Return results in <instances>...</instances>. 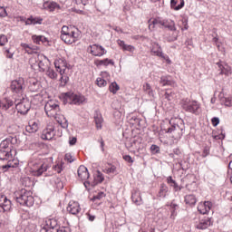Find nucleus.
Segmentation results:
<instances>
[{
	"label": "nucleus",
	"mask_w": 232,
	"mask_h": 232,
	"mask_svg": "<svg viewBox=\"0 0 232 232\" xmlns=\"http://www.w3.org/2000/svg\"><path fill=\"white\" fill-rule=\"evenodd\" d=\"M29 168L34 177H41L45 171H48V163L44 162L39 156H34L29 161Z\"/></svg>",
	"instance_id": "obj_1"
},
{
	"label": "nucleus",
	"mask_w": 232,
	"mask_h": 232,
	"mask_svg": "<svg viewBox=\"0 0 232 232\" xmlns=\"http://www.w3.org/2000/svg\"><path fill=\"white\" fill-rule=\"evenodd\" d=\"M170 126L165 130L166 133H171L173 139H182L184 131L186 130V125L182 119H171L169 121Z\"/></svg>",
	"instance_id": "obj_2"
},
{
	"label": "nucleus",
	"mask_w": 232,
	"mask_h": 232,
	"mask_svg": "<svg viewBox=\"0 0 232 232\" xmlns=\"http://www.w3.org/2000/svg\"><path fill=\"white\" fill-rule=\"evenodd\" d=\"M60 37L65 44H73V43H77L81 39V31L63 25Z\"/></svg>",
	"instance_id": "obj_3"
},
{
	"label": "nucleus",
	"mask_w": 232,
	"mask_h": 232,
	"mask_svg": "<svg viewBox=\"0 0 232 232\" xmlns=\"http://www.w3.org/2000/svg\"><path fill=\"white\" fill-rule=\"evenodd\" d=\"M17 144V137H9L0 143V160L12 159V145Z\"/></svg>",
	"instance_id": "obj_4"
},
{
	"label": "nucleus",
	"mask_w": 232,
	"mask_h": 232,
	"mask_svg": "<svg viewBox=\"0 0 232 232\" xmlns=\"http://www.w3.org/2000/svg\"><path fill=\"white\" fill-rule=\"evenodd\" d=\"M16 202L20 206H26L27 208H32V206H34V202H35V199L32 195V191L22 188L16 194Z\"/></svg>",
	"instance_id": "obj_5"
},
{
	"label": "nucleus",
	"mask_w": 232,
	"mask_h": 232,
	"mask_svg": "<svg viewBox=\"0 0 232 232\" xmlns=\"http://www.w3.org/2000/svg\"><path fill=\"white\" fill-rule=\"evenodd\" d=\"M181 108L188 113H193L198 115L200 113V104L197 101H191L189 99H183L180 102Z\"/></svg>",
	"instance_id": "obj_6"
},
{
	"label": "nucleus",
	"mask_w": 232,
	"mask_h": 232,
	"mask_svg": "<svg viewBox=\"0 0 232 232\" xmlns=\"http://www.w3.org/2000/svg\"><path fill=\"white\" fill-rule=\"evenodd\" d=\"M11 90L13 93H16L19 97H24V90H26V83L24 78H18L11 82Z\"/></svg>",
	"instance_id": "obj_7"
},
{
	"label": "nucleus",
	"mask_w": 232,
	"mask_h": 232,
	"mask_svg": "<svg viewBox=\"0 0 232 232\" xmlns=\"http://www.w3.org/2000/svg\"><path fill=\"white\" fill-rule=\"evenodd\" d=\"M64 101L67 104H75L76 106H79L86 101V98L82 96V94H76L73 92H67L64 95Z\"/></svg>",
	"instance_id": "obj_8"
},
{
	"label": "nucleus",
	"mask_w": 232,
	"mask_h": 232,
	"mask_svg": "<svg viewBox=\"0 0 232 232\" xmlns=\"http://www.w3.org/2000/svg\"><path fill=\"white\" fill-rule=\"evenodd\" d=\"M15 109L17 110L18 113L21 115H26L28 111H30V102L24 99V96H22V99L16 100L15 102Z\"/></svg>",
	"instance_id": "obj_9"
},
{
	"label": "nucleus",
	"mask_w": 232,
	"mask_h": 232,
	"mask_svg": "<svg viewBox=\"0 0 232 232\" xmlns=\"http://www.w3.org/2000/svg\"><path fill=\"white\" fill-rule=\"evenodd\" d=\"M45 226L50 227L52 232H70V227H61V225H59V221L55 218L47 219L45 221Z\"/></svg>",
	"instance_id": "obj_10"
},
{
	"label": "nucleus",
	"mask_w": 232,
	"mask_h": 232,
	"mask_svg": "<svg viewBox=\"0 0 232 232\" xmlns=\"http://www.w3.org/2000/svg\"><path fill=\"white\" fill-rule=\"evenodd\" d=\"M35 63H32L31 64V68H33V70H35V67H38L39 72H46V70H48V58L45 55H39L37 57V60L35 61Z\"/></svg>",
	"instance_id": "obj_11"
},
{
	"label": "nucleus",
	"mask_w": 232,
	"mask_h": 232,
	"mask_svg": "<svg viewBox=\"0 0 232 232\" xmlns=\"http://www.w3.org/2000/svg\"><path fill=\"white\" fill-rule=\"evenodd\" d=\"M88 52L92 55H94V57H102V55H106L107 51L102 47V45L94 44L92 45H89Z\"/></svg>",
	"instance_id": "obj_12"
},
{
	"label": "nucleus",
	"mask_w": 232,
	"mask_h": 232,
	"mask_svg": "<svg viewBox=\"0 0 232 232\" xmlns=\"http://www.w3.org/2000/svg\"><path fill=\"white\" fill-rule=\"evenodd\" d=\"M151 53L152 55H156L157 57H161V59H164L168 63V64H171V60L169 59V56L162 53V47H160L158 43L152 44Z\"/></svg>",
	"instance_id": "obj_13"
},
{
	"label": "nucleus",
	"mask_w": 232,
	"mask_h": 232,
	"mask_svg": "<svg viewBox=\"0 0 232 232\" xmlns=\"http://www.w3.org/2000/svg\"><path fill=\"white\" fill-rule=\"evenodd\" d=\"M54 67L56 72H59L60 75H64L66 68H68V63L64 58H59L54 61Z\"/></svg>",
	"instance_id": "obj_14"
},
{
	"label": "nucleus",
	"mask_w": 232,
	"mask_h": 232,
	"mask_svg": "<svg viewBox=\"0 0 232 232\" xmlns=\"http://www.w3.org/2000/svg\"><path fill=\"white\" fill-rule=\"evenodd\" d=\"M55 137V127L53 125H47L42 132L43 140H52Z\"/></svg>",
	"instance_id": "obj_15"
},
{
	"label": "nucleus",
	"mask_w": 232,
	"mask_h": 232,
	"mask_svg": "<svg viewBox=\"0 0 232 232\" xmlns=\"http://www.w3.org/2000/svg\"><path fill=\"white\" fill-rule=\"evenodd\" d=\"M211 208H213V203H211L210 201H205L198 205V211L201 215H208V213L211 211Z\"/></svg>",
	"instance_id": "obj_16"
},
{
	"label": "nucleus",
	"mask_w": 232,
	"mask_h": 232,
	"mask_svg": "<svg viewBox=\"0 0 232 232\" xmlns=\"http://www.w3.org/2000/svg\"><path fill=\"white\" fill-rule=\"evenodd\" d=\"M217 66L219 68V75H231V66L227 63L220 61L217 63Z\"/></svg>",
	"instance_id": "obj_17"
},
{
	"label": "nucleus",
	"mask_w": 232,
	"mask_h": 232,
	"mask_svg": "<svg viewBox=\"0 0 232 232\" xmlns=\"http://www.w3.org/2000/svg\"><path fill=\"white\" fill-rule=\"evenodd\" d=\"M67 211L71 215H79V213H81V206L79 205V202H76V201L69 202V205L67 207Z\"/></svg>",
	"instance_id": "obj_18"
},
{
	"label": "nucleus",
	"mask_w": 232,
	"mask_h": 232,
	"mask_svg": "<svg viewBox=\"0 0 232 232\" xmlns=\"http://www.w3.org/2000/svg\"><path fill=\"white\" fill-rule=\"evenodd\" d=\"M0 208L4 211H10L12 209V201L5 195H0Z\"/></svg>",
	"instance_id": "obj_19"
},
{
	"label": "nucleus",
	"mask_w": 232,
	"mask_h": 232,
	"mask_svg": "<svg viewBox=\"0 0 232 232\" xmlns=\"http://www.w3.org/2000/svg\"><path fill=\"white\" fill-rule=\"evenodd\" d=\"M78 177L81 180H88L90 179V172H88V169L84 165H81L78 168Z\"/></svg>",
	"instance_id": "obj_20"
},
{
	"label": "nucleus",
	"mask_w": 232,
	"mask_h": 232,
	"mask_svg": "<svg viewBox=\"0 0 232 232\" xmlns=\"http://www.w3.org/2000/svg\"><path fill=\"white\" fill-rule=\"evenodd\" d=\"M14 106V101L8 98H5L0 100V110H4V111H8L10 108Z\"/></svg>",
	"instance_id": "obj_21"
},
{
	"label": "nucleus",
	"mask_w": 232,
	"mask_h": 232,
	"mask_svg": "<svg viewBox=\"0 0 232 232\" xmlns=\"http://www.w3.org/2000/svg\"><path fill=\"white\" fill-rule=\"evenodd\" d=\"M213 224L210 218H205L199 220V224L196 225L197 229H208Z\"/></svg>",
	"instance_id": "obj_22"
},
{
	"label": "nucleus",
	"mask_w": 232,
	"mask_h": 232,
	"mask_svg": "<svg viewBox=\"0 0 232 232\" xmlns=\"http://www.w3.org/2000/svg\"><path fill=\"white\" fill-rule=\"evenodd\" d=\"M184 0H170V8L171 10H175V12L182 10V8H184Z\"/></svg>",
	"instance_id": "obj_23"
},
{
	"label": "nucleus",
	"mask_w": 232,
	"mask_h": 232,
	"mask_svg": "<svg viewBox=\"0 0 232 232\" xmlns=\"http://www.w3.org/2000/svg\"><path fill=\"white\" fill-rule=\"evenodd\" d=\"M142 90L145 93V95H147L149 97V99H154L155 98V91L153 90V88H151V85L150 83H144Z\"/></svg>",
	"instance_id": "obj_24"
},
{
	"label": "nucleus",
	"mask_w": 232,
	"mask_h": 232,
	"mask_svg": "<svg viewBox=\"0 0 232 232\" xmlns=\"http://www.w3.org/2000/svg\"><path fill=\"white\" fill-rule=\"evenodd\" d=\"M166 23H168V19L156 18L152 21L149 22V29L153 30L156 24H160L161 26H165Z\"/></svg>",
	"instance_id": "obj_25"
},
{
	"label": "nucleus",
	"mask_w": 232,
	"mask_h": 232,
	"mask_svg": "<svg viewBox=\"0 0 232 232\" xmlns=\"http://www.w3.org/2000/svg\"><path fill=\"white\" fill-rule=\"evenodd\" d=\"M39 130V123L34 121H29L28 125L25 127V130L28 133H36Z\"/></svg>",
	"instance_id": "obj_26"
},
{
	"label": "nucleus",
	"mask_w": 232,
	"mask_h": 232,
	"mask_svg": "<svg viewBox=\"0 0 232 232\" xmlns=\"http://www.w3.org/2000/svg\"><path fill=\"white\" fill-rule=\"evenodd\" d=\"M44 8L49 10V12H55V10H61V5L55 2H45L44 4Z\"/></svg>",
	"instance_id": "obj_27"
},
{
	"label": "nucleus",
	"mask_w": 232,
	"mask_h": 232,
	"mask_svg": "<svg viewBox=\"0 0 232 232\" xmlns=\"http://www.w3.org/2000/svg\"><path fill=\"white\" fill-rule=\"evenodd\" d=\"M131 200L136 206H140L142 204V198L140 197V191L133 190L131 194Z\"/></svg>",
	"instance_id": "obj_28"
},
{
	"label": "nucleus",
	"mask_w": 232,
	"mask_h": 232,
	"mask_svg": "<svg viewBox=\"0 0 232 232\" xmlns=\"http://www.w3.org/2000/svg\"><path fill=\"white\" fill-rule=\"evenodd\" d=\"M169 191V188H168V186L162 183L160 187V190L157 194V197H159V198H166V197H168Z\"/></svg>",
	"instance_id": "obj_29"
},
{
	"label": "nucleus",
	"mask_w": 232,
	"mask_h": 232,
	"mask_svg": "<svg viewBox=\"0 0 232 232\" xmlns=\"http://www.w3.org/2000/svg\"><path fill=\"white\" fill-rule=\"evenodd\" d=\"M30 85H29V90L30 92H37L39 90H41V82H39L37 80L33 79L30 80Z\"/></svg>",
	"instance_id": "obj_30"
},
{
	"label": "nucleus",
	"mask_w": 232,
	"mask_h": 232,
	"mask_svg": "<svg viewBox=\"0 0 232 232\" xmlns=\"http://www.w3.org/2000/svg\"><path fill=\"white\" fill-rule=\"evenodd\" d=\"M47 117H50L51 119H58L57 118V115H59V111H61V110H55V109H50V107H48L47 105V108L46 110H44Z\"/></svg>",
	"instance_id": "obj_31"
},
{
	"label": "nucleus",
	"mask_w": 232,
	"mask_h": 232,
	"mask_svg": "<svg viewBox=\"0 0 232 232\" xmlns=\"http://www.w3.org/2000/svg\"><path fill=\"white\" fill-rule=\"evenodd\" d=\"M167 183L173 188L174 191H180L182 189V187H179V184H177V181H175L171 176L167 178Z\"/></svg>",
	"instance_id": "obj_32"
},
{
	"label": "nucleus",
	"mask_w": 232,
	"mask_h": 232,
	"mask_svg": "<svg viewBox=\"0 0 232 232\" xmlns=\"http://www.w3.org/2000/svg\"><path fill=\"white\" fill-rule=\"evenodd\" d=\"M96 66H110V64H111V66H113V64H115V63L113 62V60H110L108 58L103 59V60H97L95 62Z\"/></svg>",
	"instance_id": "obj_33"
},
{
	"label": "nucleus",
	"mask_w": 232,
	"mask_h": 232,
	"mask_svg": "<svg viewBox=\"0 0 232 232\" xmlns=\"http://www.w3.org/2000/svg\"><path fill=\"white\" fill-rule=\"evenodd\" d=\"M185 203L188 204V206H195L197 204V197L193 194L185 196Z\"/></svg>",
	"instance_id": "obj_34"
},
{
	"label": "nucleus",
	"mask_w": 232,
	"mask_h": 232,
	"mask_svg": "<svg viewBox=\"0 0 232 232\" xmlns=\"http://www.w3.org/2000/svg\"><path fill=\"white\" fill-rule=\"evenodd\" d=\"M33 41L36 44H44V43H48V39L44 35H33Z\"/></svg>",
	"instance_id": "obj_35"
},
{
	"label": "nucleus",
	"mask_w": 232,
	"mask_h": 232,
	"mask_svg": "<svg viewBox=\"0 0 232 232\" xmlns=\"http://www.w3.org/2000/svg\"><path fill=\"white\" fill-rule=\"evenodd\" d=\"M94 122L96 124L97 130H101V128H102V122H104V120L102 119V115L96 114L94 116Z\"/></svg>",
	"instance_id": "obj_36"
},
{
	"label": "nucleus",
	"mask_w": 232,
	"mask_h": 232,
	"mask_svg": "<svg viewBox=\"0 0 232 232\" xmlns=\"http://www.w3.org/2000/svg\"><path fill=\"white\" fill-rule=\"evenodd\" d=\"M164 27L170 30V32H175V30H177V27L175 26V21L171 19H167V22Z\"/></svg>",
	"instance_id": "obj_37"
},
{
	"label": "nucleus",
	"mask_w": 232,
	"mask_h": 232,
	"mask_svg": "<svg viewBox=\"0 0 232 232\" xmlns=\"http://www.w3.org/2000/svg\"><path fill=\"white\" fill-rule=\"evenodd\" d=\"M25 24L30 25V24H43V19H38L37 18H33L32 16L29 17L25 21Z\"/></svg>",
	"instance_id": "obj_38"
},
{
	"label": "nucleus",
	"mask_w": 232,
	"mask_h": 232,
	"mask_svg": "<svg viewBox=\"0 0 232 232\" xmlns=\"http://www.w3.org/2000/svg\"><path fill=\"white\" fill-rule=\"evenodd\" d=\"M160 83L162 86H171V84H173V82H171V80H169V76H161Z\"/></svg>",
	"instance_id": "obj_39"
},
{
	"label": "nucleus",
	"mask_w": 232,
	"mask_h": 232,
	"mask_svg": "<svg viewBox=\"0 0 232 232\" xmlns=\"http://www.w3.org/2000/svg\"><path fill=\"white\" fill-rule=\"evenodd\" d=\"M2 160H7V164L11 165L10 169L14 168H17V166H19V161L14 159V154H12V159Z\"/></svg>",
	"instance_id": "obj_40"
},
{
	"label": "nucleus",
	"mask_w": 232,
	"mask_h": 232,
	"mask_svg": "<svg viewBox=\"0 0 232 232\" xmlns=\"http://www.w3.org/2000/svg\"><path fill=\"white\" fill-rule=\"evenodd\" d=\"M47 106L49 107V110H61V108L59 107V104H57L55 102L53 101H50L48 102L45 106H44V110H46Z\"/></svg>",
	"instance_id": "obj_41"
},
{
	"label": "nucleus",
	"mask_w": 232,
	"mask_h": 232,
	"mask_svg": "<svg viewBox=\"0 0 232 232\" xmlns=\"http://www.w3.org/2000/svg\"><path fill=\"white\" fill-rule=\"evenodd\" d=\"M103 171L104 173H107V175H110L111 173H117V167H115V165L108 164Z\"/></svg>",
	"instance_id": "obj_42"
},
{
	"label": "nucleus",
	"mask_w": 232,
	"mask_h": 232,
	"mask_svg": "<svg viewBox=\"0 0 232 232\" xmlns=\"http://www.w3.org/2000/svg\"><path fill=\"white\" fill-rule=\"evenodd\" d=\"M178 208H179V205H177L174 201L170 203V211H171L170 218H175V217H177Z\"/></svg>",
	"instance_id": "obj_43"
},
{
	"label": "nucleus",
	"mask_w": 232,
	"mask_h": 232,
	"mask_svg": "<svg viewBox=\"0 0 232 232\" xmlns=\"http://www.w3.org/2000/svg\"><path fill=\"white\" fill-rule=\"evenodd\" d=\"M46 75L49 79H57V72H55V71L50 67L46 70Z\"/></svg>",
	"instance_id": "obj_44"
},
{
	"label": "nucleus",
	"mask_w": 232,
	"mask_h": 232,
	"mask_svg": "<svg viewBox=\"0 0 232 232\" xmlns=\"http://www.w3.org/2000/svg\"><path fill=\"white\" fill-rule=\"evenodd\" d=\"M95 184H101L104 181V176L102 174L101 171H97L95 177H94Z\"/></svg>",
	"instance_id": "obj_45"
},
{
	"label": "nucleus",
	"mask_w": 232,
	"mask_h": 232,
	"mask_svg": "<svg viewBox=\"0 0 232 232\" xmlns=\"http://www.w3.org/2000/svg\"><path fill=\"white\" fill-rule=\"evenodd\" d=\"M109 90L111 93H117V92H119L120 87L119 84H117V82H113L112 83H111V85L109 86Z\"/></svg>",
	"instance_id": "obj_46"
},
{
	"label": "nucleus",
	"mask_w": 232,
	"mask_h": 232,
	"mask_svg": "<svg viewBox=\"0 0 232 232\" xmlns=\"http://www.w3.org/2000/svg\"><path fill=\"white\" fill-rule=\"evenodd\" d=\"M172 32H173L172 35L168 38L169 43H173V42L177 41V39L179 38V32L177 31V29L175 31H172Z\"/></svg>",
	"instance_id": "obj_47"
},
{
	"label": "nucleus",
	"mask_w": 232,
	"mask_h": 232,
	"mask_svg": "<svg viewBox=\"0 0 232 232\" xmlns=\"http://www.w3.org/2000/svg\"><path fill=\"white\" fill-rule=\"evenodd\" d=\"M61 121L57 120L58 123L63 128V130H66V128H68V120H66L64 116H61Z\"/></svg>",
	"instance_id": "obj_48"
},
{
	"label": "nucleus",
	"mask_w": 232,
	"mask_h": 232,
	"mask_svg": "<svg viewBox=\"0 0 232 232\" xmlns=\"http://www.w3.org/2000/svg\"><path fill=\"white\" fill-rule=\"evenodd\" d=\"M96 84L97 86H99V88H103L108 84V82H106V80H104L103 78H97Z\"/></svg>",
	"instance_id": "obj_49"
},
{
	"label": "nucleus",
	"mask_w": 232,
	"mask_h": 232,
	"mask_svg": "<svg viewBox=\"0 0 232 232\" xmlns=\"http://www.w3.org/2000/svg\"><path fill=\"white\" fill-rule=\"evenodd\" d=\"M12 165L11 164H8V163H5L4 165H1L0 166V173H6V171H10V167Z\"/></svg>",
	"instance_id": "obj_50"
},
{
	"label": "nucleus",
	"mask_w": 232,
	"mask_h": 232,
	"mask_svg": "<svg viewBox=\"0 0 232 232\" xmlns=\"http://www.w3.org/2000/svg\"><path fill=\"white\" fill-rule=\"evenodd\" d=\"M212 137L214 140H224V139H226V133H223L221 131L220 134H218V135L213 134Z\"/></svg>",
	"instance_id": "obj_51"
},
{
	"label": "nucleus",
	"mask_w": 232,
	"mask_h": 232,
	"mask_svg": "<svg viewBox=\"0 0 232 232\" xmlns=\"http://www.w3.org/2000/svg\"><path fill=\"white\" fill-rule=\"evenodd\" d=\"M150 151L153 155L160 153V148L158 145L153 144L150 146Z\"/></svg>",
	"instance_id": "obj_52"
},
{
	"label": "nucleus",
	"mask_w": 232,
	"mask_h": 232,
	"mask_svg": "<svg viewBox=\"0 0 232 232\" xmlns=\"http://www.w3.org/2000/svg\"><path fill=\"white\" fill-rule=\"evenodd\" d=\"M8 43V38L5 34H0V46H5Z\"/></svg>",
	"instance_id": "obj_53"
},
{
	"label": "nucleus",
	"mask_w": 232,
	"mask_h": 232,
	"mask_svg": "<svg viewBox=\"0 0 232 232\" xmlns=\"http://www.w3.org/2000/svg\"><path fill=\"white\" fill-rule=\"evenodd\" d=\"M123 52H135V47L133 45H128L125 44L124 47L122 48Z\"/></svg>",
	"instance_id": "obj_54"
},
{
	"label": "nucleus",
	"mask_w": 232,
	"mask_h": 232,
	"mask_svg": "<svg viewBox=\"0 0 232 232\" xmlns=\"http://www.w3.org/2000/svg\"><path fill=\"white\" fill-rule=\"evenodd\" d=\"M64 159L67 160V162H70V164L75 160L71 153H66Z\"/></svg>",
	"instance_id": "obj_55"
},
{
	"label": "nucleus",
	"mask_w": 232,
	"mask_h": 232,
	"mask_svg": "<svg viewBox=\"0 0 232 232\" xmlns=\"http://www.w3.org/2000/svg\"><path fill=\"white\" fill-rule=\"evenodd\" d=\"M70 78H68V76H63L60 79L61 84L62 86H66V84L68 83Z\"/></svg>",
	"instance_id": "obj_56"
},
{
	"label": "nucleus",
	"mask_w": 232,
	"mask_h": 232,
	"mask_svg": "<svg viewBox=\"0 0 232 232\" xmlns=\"http://www.w3.org/2000/svg\"><path fill=\"white\" fill-rule=\"evenodd\" d=\"M212 125L217 128L218 124H220V119L218 117H214L211 119Z\"/></svg>",
	"instance_id": "obj_57"
},
{
	"label": "nucleus",
	"mask_w": 232,
	"mask_h": 232,
	"mask_svg": "<svg viewBox=\"0 0 232 232\" xmlns=\"http://www.w3.org/2000/svg\"><path fill=\"white\" fill-rule=\"evenodd\" d=\"M123 160H125L126 162H129V164H133V159L130 155H123Z\"/></svg>",
	"instance_id": "obj_58"
},
{
	"label": "nucleus",
	"mask_w": 232,
	"mask_h": 232,
	"mask_svg": "<svg viewBox=\"0 0 232 232\" xmlns=\"http://www.w3.org/2000/svg\"><path fill=\"white\" fill-rule=\"evenodd\" d=\"M225 106H227V107L232 106V97L225 98Z\"/></svg>",
	"instance_id": "obj_59"
},
{
	"label": "nucleus",
	"mask_w": 232,
	"mask_h": 232,
	"mask_svg": "<svg viewBox=\"0 0 232 232\" xmlns=\"http://www.w3.org/2000/svg\"><path fill=\"white\" fill-rule=\"evenodd\" d=\"M164 97L167 101H171L173 99V93L171 92H166Z\"/></svg>",
	"instance_id": "obj_60"
},
{
	"label": "nucleus",
	"mask_w": 232,
	"mask_h": 232,
	"mask_svg": "<svg viewBox=\"0 0 232 232\" xmlns=\"http://www.w3.org/2000/svg\"><path fill=\"white\" fill-rule=\"evenodd\" d=\"M103 197H105L104 192H100L93 197V200H101V198H103Z\"/></svg>",
	"instance_id": "obj_61"
},
{
	"label": "nucleus",
	"mask_w": 232,
	"mask_h": 232,
	"mask_svg": "<svg viewBox=\"0 0 232 232\" xmlns=\"http://www.w3.org/2000/svg\"><path fill=\"white\" fill-rule=\"evenodd\" d=\"M7 15L8 14L6 13V9L0 6V17H6Z\"/></svg>",
	"instance_id": "obj_62"
},
{
	"label": "nucleus",
	"mask_w": 232,
	"mask_h": 232,
	"mask_svg": "<svg viewBox=\"0 0 232 232\" xmlns=\"http://www.w3.org/2000/svg\"><path fill=\"white\" fill-rule=\"evenodd\" d=\"M209 155V147H205L203 150L202 157H208Z\"/></svg>",
	"instance_id": "obj_63"
},
{
	"label": "nucleus",
	"mask_w": 232,
	"mask_h": 232,
	"mask_svg": "<svg viewBox=\"0 0 232 232\" xmlns=\"http://www.w3.org/2000/svg\"><path fill=\"white\" fill-rule=\"evenodd\" d=\"M54 170H55L57 173H61V171H63V164L56 165V166L54 167Z\"/></svg>",
	"instance_id": "obj_64"
}]
</instances>
